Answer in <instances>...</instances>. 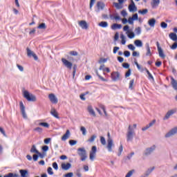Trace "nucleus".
I'll use <instances>...</instances> for the list:
<instances>
[{
    "label": "nucleus",
    "instance_id": "nucleus-1",
    "mask_svg": "<svg viewBox=\"0 0 177 177\" xmlns=\"http://www.w3.org/2000/svg\"><path fill=\"white\" fill-rule=\"evenodd\" d=\"M137 124H134L133 126L129 124L128 127V131L127 133V141L132 142L133 140V136H135V129H136Z\"/></svg>",
    "mask_w": 177,
    "mask_h": 177
},
{
    "label": "nucleus",
    "instance_id": "nucleus-2",
    "mask_svg": "<svg viewBox=\"0 0 177 177\" xmlns=\"http://www.w3.org/2000/svg\"><path fill=\"white\" fill-rule=\"evenodd\" d=\"M24 97H25L28 102H37V97L27 91H24Z\"/></svg>",
    "mask_w": 177,
    "mask_h": 177
},
{
    "label": "nucleus",
    "instance_id": "nucleus-3",
    "mask_svg": "<svg viewBox=\"0 0 177 177\" xmlns=\"http://www.w3.org/2000/svg\"><path fill=\"white\" fill-rule=\"evenodd\" d=\"M77 153L80 157H81V161H85L88 156H86V150L85 148H79L77 149Z\"/></svg>",
    "mask_w": 177,
    "mask_h": 177
},
{
    "label": "nucleus",
    "instance_id": "nucleus-4",
    "mask_svg": "<svg viewBox=\"0 0 177 177\" xmlns=\"http://www.w3.org/2000/svg\"><path fill=\"white\" fill-rule=\"evenodd\" d=\"M106 4L103 1H97L95 6V12L96 13H100V10H104Z\"/></svg>",
    "mask_w": 177,
    "mask_h": 177
},
{
    "label": "nucleus",
    "instance_id": "nucleus-5",
    "mask_svg": "<svg viewBox=\"0 0 177 177\" xmlns=\"http://www.w3.org/2000/svg\"><path fill=\"white\" fill-rule=\"evenodd\" d=\"M123 31H127L126 34H127V37L130 39L135 38V33L132 30H129V26L127 25L124 26Z\"/></svg>",
    "mask_w": 177,
    "mask_h": 177
},
{
    "label": "nucleus",
    "instance_id": "nucleus-6",
    "mask_svg": "<svg viewBox=\"0 0 177 177\" xmlns=\"http://www.w3.org/2000/svg\"><path fill=\"white\" fill-rule=\"evenodd\" d=\"M96 151H97V147H96V146H93L89 155L91 161H95V158L96 157Z\"/></svg>",
    "mask_w": 177,
    "mask_h": 177
},
{
    "label": "nucleus",
    "instance_id": "nucleus-7",
    "mask_svg": "<svg viewBox=\"0 0 177 177\" xmlns=\"http://www.w3.org/2000/svg\"><path fill=\"white\" fill-rule=\"evenodd\" d=\"M113 147H115V145H114V141L113 139L107 140L106 149L109 153L113 152Z\"/></svg>",
    "mask_w": 177,
    "mask_h": 177
},
{
    "label": "nucleus",
    "instance_id": "nucleus-8",
    "mask_svg": "<svg viewBox=\"0 0 177 177\" xmlns=\"http://www.w3.org/2000/svg\"><path fill=\"white\" fill-rule=\"evenodd\" d=\"M176 111H177L176 108H174L173 109L168 111L166 115H165V117L163 118V120H168L171 115H174V114H176Z\"/></svg>",
    "mask_w": 177,
    "mask_h": 177
},
{
    "label": "nucleus",
    "instance_id": "nucleus-9",
    "mask_svg": "<svg viewBox=\"0 0 177 177\" xmlns=\"http://www.w3.org/2000/svg\"><path fill=\"white\" fill-rule=\"evenodd\" d=\"M62 62L64 66H65V67H66V68H68L69 70H71V68H73V63H71L66 59L62 58Z\"/></svg>",
    "mask_w": 177,
    "mask_h": 177
},
{
    "label": "nucleus",
    "instance_id": "nucleus-10",
    "mask_svg": "<svg viewBox=\"0 0 177 177\" xmlns=\"http://www.w3.org/2000/svg\"><path fill=\"white\" fill-rule=\"evenodd\" d=\"M48 99L50 100V102L53 103V104H57V102H59L57 97L53 93L48 95Z\"/></svg>",
    "mask_w": 177,
    "mask_h": 177
},
{
    "label": "nucleus",
    "instance_id": "nucleus-11",
    "mask_svg": "<svg viewBox=\"0 0 177 177\" xmlns=\"http://www.w3.org/2000/svg\"><path fill=\"white\" fill-rule=\"evenodd\" d=\"M177 133V127L171 129L169 132H167L165 138H171V136H174V135H176Z\"/></svg>",
    "mask_w": 177,
    "mask_h": 177
},
{
    "label": "nucleus",
    "instance_id": "nucleus-12",
    "mask_svg": "<svg viewBox=\"0 0 177 177\" xmlns=\"http://www.w3.org/2000/svg\"><path fill=\"white\" fill-rule=\"evenodd\" d=\"M156 46L158 48V52L159 53L160 57H161L162 59H165V54H164L162 48H161V46H160V42H156Z\"/></svg>",
    "mask_w": 177,
    "mask_h": 177
},
{
    "label": "nucleus",
    "instance_id": "nucleus-13",
    "mask_svg": "<svg viewBox=\"0 0 177 177\" xmlns=\"http://www.w3.org/2000/svg\"><path fill=\"white\" fill-rule=\"evenodd\" d=\"M156 150V145H153L149 148H147L144 152L145 156H150L153 151Z\"/></svg>",
    "mask_w": 177,
    "mask_h": 177
},
{
    "label": "nucleus",
    "instance_id": "nucleus-14",
    "mask_svg": "<svg viewBox=\"0 0 177 177\" xmlns=\"http://www.w3.org/2000/svg\"><path fill=\"white\" fill-rule=\"evenodd\" d=\"M131 3L129 5V12H136L138 10V7L135 5V2L133 0H130Z\"/></svg>",
    "mask_w": 177,
    "mask_h": 177
},
{
    "label": "nucleus",
    "instance_id": "nucleus-15",
    "mask_svg": "<svg viewBox=\"0 0 177 177\" xmlns=\"http://www.w3.org/2000/svg\"><path fill=\"white\" fill-rule=\"evenodd\" d=\"M27 55L28 57H33L35 60H38V56L36 55L34 52H32L30 48H27Z\"/></svg>",
    "mask_w": 177,
    "mask_h": 177
},
{
    "label": "nucleus",
    "instance_id": "nucleus-16",
    "mask_svg": "<svg viewBox=\"0 0 177 177\" xmlns=\"http://www.w3.org/2000/svg\"><path fill=\"white\" fill-rule=\"evenodd\" d=\"M19 106L22 117H24V118H27V114L26 113V106H24V104H23V102H19Z\"/></svg>",
    "mask_w": 177,
    "mask_h": 177
},
{
    "label": "nucleus",
    "instance_id": "nucleus-17",
    "mask_svg": "<svg viewBox=\"0 0 177 177\" xmlns=\"http://www.w3.org/2000/svg\"><path fill=\"white\" fill-rule=\"evenodd\" d=\"M111 78L113 81H118L120 80V72H112L111 74Z\"/></svg>",
    "mask_w": 177,
    "mask_h": 177
},
{
    "label": "nucleus",
    "instance_id": "nucleus-18",
    "mask_svg": "<svg viewBox=\"0 0 177 177\" xmlns=\"http://www.w3.org/2000/svg\"><path fill=\"white\" fill-rule=\"evenodd\" d=\"M118 3L113 2L115 8L118 10L122 9L124 8V6H122V4L124 3V0H118Z\"/></svg>",
    "mask_w": 177,
    "mask_h": 177
},
{
    "label": "nucleus",
    "instance_id": "nucleus-19",
    "mask_svg": "<svg viewBox=\"0 0 177 177\" xmlns=\"http://www.w3.org/2000/svg\"><path fill=\"white\" fill-rule=\"evenodd\" d=\"M160 0H152L151 2V6L152 9H157L160 5Z\"/></svg>",
    "mask_w": 177,
    "mask_h": 177
},
{
    "label": "nucleus",
    "instance_id": "nucleus-20",
    "mask_svg": "<svg viewBox=\"0 0 177 177\" xmlns=\"http://www.w3.org/2000/svg\"><path fill=\"white\" fill-rule=\"evenodd\" d=\"M153 169H156L155 167H152L151 168L148 169L145 171V173L142 176H141L140 177H148L150 175V174H151V172H153Z\"/></svg>",
    "mask_w": 177,
    "mask_h": 177
},
{
    "label": "nucleus",
    "instance_id": "nucleus-21",
    "mask_svg": "<svg viewBox=\"0 0 177 177\" xmlns=\"http://www.w3.org/2000/svg\"><path fill=\"white\" fill-rule=\"evenodd\" d=\"M145 49L147 50L146 56H151V50L150 49V44H145Z\"/></svg>",
    "mask_w": 177,
    "mask_h": 177
},
{
    "label": "nucleus",
    "instance_id": "nucleus-22",
    "mask_svg": "<svg viewBox=\"0 0 177 177\" xmlns=\"http://www.w3.org/2000/svg\"><path fill=\"white\" fill-rule=\"evenodd\" d=\"M88 112L90 114V115H92L93 117H96V113H95V110H93V108H92V106H88L87 108Z\"/></svg>",
    "mask_w": 177,
    "mask_h": 177
},
{
    "label": "nucleus",
    "instance_id": "nucleus-23",
    "mask_svg": "<svg viewBox=\"0 0 177 177\" xmlns=\"http://www.w3.org/2000/svg\"><path fill=\"white\" fill-rule=\"evenodd\" d=\"M62 168L64 171H68V169H70L71 168V163H66V164L62 163Z\"/></svg>",
    "mask_w": 177,
    "mask_h": 177
},
{
    "label": "nucleus",
    "instance_id": "nucleus-24",
    "mask_svg": "<svg viewBox=\"0 0 177 177\" xmlns=\"http://www.w3.org/2000/svg\"><path fill=\"white\" fill-rule=\"evenodd\" d=\"M79 25L81 26V28L83 30H87V28H88V24H86V21H80L79 22Z\"/></svg>",
    "mask_w": 177,
    "mask_h": 177
},
{
    "label": "nucleus",
    "instance_id": "nucleus-25",
    "mask_svg": "<svg viewBox=\"0 0 177 177\" xmlns=\"http://www.w3.org/2000/svg\"><path fill=\"white\" fill-rule=\"evenodd\" d=\"M21 177H28V170L27 169H21L19 170Z\"/></svg>",
    "mask_w": 177,
    "mask_h": 177
},
{
    "label": "nucleus",
    "instance_id": "nucleus-26",
    "mask_svg": "<svg viewBox=\"0 0 177 177\" xmlns=\"http://www.w3.org/2000/svg\"><path fill=\"white\" fill-rule=\"evenodd\" d=\"M111 30H118V29H120L122 28V25L121 24H113L111 26Z\"/></svg>",
    "mask_w": 177,
    "mask_h": 177
},
{
    "label": "nucleus",
    "instance_id": "nucleus-27",
    "mask_svg": "<svg viewBox=\"0 0 177 177\" xmlns=\"http://www.w3.org/2000/svg\"><path fill=\"white\" fill-rule=\"evenodd\" d=\"M50 114L53 115V116L55 117V118H57V120L60 118V117H59L57 111H56V109H51Z\"/></svg>",
    "mask_w": 177,
    "mask_h": 177
},
{
    "label": "nucleus",
    "instance_id": "nucleus-28",
    "mask_svg": "<svg viewBox=\"0 0 177 177\" xmlns=\"http://www.w3.org/2000/svg\"><path fill=\"white\" fill-rule=\"evenodd\" d=\"M68 138H70V130H66V133L62 137V140L66 141Z\"/></svg>",
    "mask_w": 177,
    "mask_h": 177
},
{
    "label": "nucleus",
    "instance_id": "nucleus-29",
    "mask_svg": "<svg viewBox=\"0 0 177 177\" xmlns=\"http://www.w3.org/2000/svg\"><path fill=\"white\" fill-rule=\"evenodd\" d=\"M134 44L136 45V46H137L138 48H142V46H143V42H142V40L140 39H137L134 41Z\"/></svg>",
    "mask_w": 177,
    "mask_h": 177
},
{
    "label": "nucleus",
    "instance_id": "nucleus-30",
    "mask_svg": "<svg viewBox=\"0 0 177 177\" xmlns=\"http://www.w3.org/2000/svg\"><path fill=\"white\" fill-rule=\"evenodd\" d=\"M171 86H173L174 89L175 91H177V82L174 79L173 77H171Z\"/></svg>",
    "mask_w": 177,
    "mask_h": 177
},
{
    "label": "nucleus",
    "instance_id": "nucleus-31",
    "mask_svg": "<svg viewBox=\"0 0 177 177\" xmlns=\"http://www.w3.org/2000/svg\"><path fill=\"white\" fill-rule=\"evenodd\" d=\"M169 37L170 38V39H171V41H177V35H176V33L171 32L169 35Z\"/></svg>",
    "mask_w": 177,
    "mask_h": 177
},
{
    "label": "nucleus",
    "instance_id": "nucleus-32",
    "mask_svg": "<svg viewBox=\"0 0 177 177\" xmlns=\"http://www.w3.org/2000/svg\"><path fill=\"white\" fill-rule=\"evenodd\" d=\"M98 26L100 27H102V28H106L107 27H109V23H107V21H101Z\"/></svg>",
    "mask_w": 177,
    "mask_h": 177
},
{
    "label": "nucleus",
    "instance_id": "nucleus-33",
    "mask_svg": "<svg viewBox=\"0 0 177 177\" xmlns=\"http://www.w3.org/2000/svg\"><path fill=\"white\" fill-rule=\"evenodd\" d=\"M148 24L149 26H150V27H154V26H156V19L153 18L149 19L148 21Z\"/></svg>",
    "mask_w": 177,
    "mask_h": 177
},
{
    "label": "nucleus",
    "instance_id": "nucleus-34",
    "mask_svg": "<svg viewBox=\"0 0 177 177\" xmlns=\"http://www.w3.org/2000/svg\"><path fill=\"white\" fill-rule=\"evenodd\" d=\"M37 28L39 30H46V24L45 23H41L37 26Z\"/></svg>",
    "mask_w": 177,
    "mask_h": 177
},
{
    "label": "nucleus",
    "instance_id": "nucleus-35",
    "mask_svg": "<svg viewBox=\"0 0 177 177\" xmlns=\"http://www.w3.org/2000/svg\"><path fill=\"white\" fill-rule=\"evenodd\" d=\"M145 71H146V73H147V74L148 75V78L149 79V80H154V77H153V75H151V73H150V71H148V69L147 68H145L144 69Z\"/></svg>",
    "mask_w": 177,
    "mask_h": 177
},
{
    "label": "nucleus",
    "instance_id": "nucleus-36",
    "mask_svg": "<svg viewBox=\"0 0 177 177\" xmlns=\"http://www.w3.org/2000/svg\"><path fill=\"white\" fill-rule=\"evenodd\" d=\"M110 19H111V20H121V17H120V15H117L116 16H113V15H109Z\"/></svg>",
    "mask_w": 177,
    "mask_h": 177
},
{
    "label": "nucleus",
    "instance_id": "nucleus-37",
    "mask_svg": "<svg viewBox=\"0 0 177 177\" xmlns=\"http://www.w3.org/2000/svg\"><path fill=\"white\" fill-rule=\"evenodd\" d=\"M39 152V151L37 149L35 145H32V148L30 149V153H35L36 154H37V153Z\"/></svg>",
    "mask_w": 177,
    "mask_h": 177
},
{
    "label": "nucleus",
    "instance_id": "nucleus-38",
    "mask_svg": "<svg viewBox=\"0 0 177 177\" xmlns=\"http://www.w3.org/2000/svg\"><path fill=\"white\" fill-rule=\"evenodd\" d=\"M135 32L136 35H140V34H142V28L140 27L136 28Z\"/></svg>",
    "mask_w": 177,
    "mask_h": 177
},
{
    "label": "nucleus",
    "instance_id": "nucleus-39",
    "mask_svg": "<svg viewBox=\"0 0 177 177\" xmlns=\"http://www.w3.org/2000/svg\"><path fill=\"white\" fill-rule=\"evenodd\" d=\"M3 177H19L18 174L14 173H8L6 174Z\"/></svg>",
    "mask_w": 177,
    "mask_h": 177
},
{
    "label": "nucleus",
    "instance_id": "nucleus-40",
    "mask_svg": "<svg viewBox=\"0 0 177 177\" xmlns=\"http://www.w3.org/2000/svg\"><path fill=\"white\" fill-rule=\"evenodd\" d=\"M97 136L96 135H93L91 137L87 140V142H89L90 143H92L95 142V139H96Z\"/></svg>",
    "mask_w": 177,
    "mask_h": 177
},
{
    "label": "nucleus",
    "instance_id": "nucleus-41",
    "mask_svg": "<svg viewBox=\"0 0 177 177\" xmlns=\"http://www.w3.org/2000/svg\"><path fill=\"white\" fill-rule=\"evenodd\" d=\"M147 12H149V10H147V9H144V10H138V13L140 14V15H146L147 13Z\"/></svg>",
    "mask_w": 177,
    "mask_h": 177
},
{
    "label": "nucleus",
    "instance_id": "nucleus-42",
    "mask_svg": "<svg viewBox=\"0 0 177 177\" xmlns=\"http://www.w3.org/2000/svg\"><path fill=\"white\" fill-rule=\"evenodd\" d=\"M39 125L40 127H44V128H49V124L47 122H40Z\"/></svg>",
    "mask_w": 177,
    "mask_h": 177
},
{
    "label": "nucleus",
    "instance_id": "nucleus-43",
    "mask_svg": "<svg viewBox=\"0 0 177 177\" xmlns=\"http://www.w3.org/2000/svg\"><path fill=\"white\" fill-rule=\"evenodd\" d=\"M80 131L84 136H86V129L84 127H82Z\"/></svg>",
    "mask_w": 177,
    "mask_h": 177
},
{
    "label": "nucleus",
    "instance_id": "nucleus-44",
    "mask_svg": "<svg viewBox=\"0 0 177 177\" xmlns=\"http://www.w3.org/2000/svg\"><path fill=\"white\" fill-rule=\"evenodd\" d=\"M41 150L44 153H46V151H48V150H49V147L47 145H44L41 147Z\"/></svg>",
    "mask_w": 177,
    "mask_h": 177
},
{
    "label": "nucleus",
    "instance_id": "nucleus-45",
    "mask_svg": "<svg viewBox=\"0 0 177 177\" xmlns=\"http://www.w3.org/2000/svg\"><path fill=\"white\" fill-rule=\"evenodd\" d=\"M134 82H135V80H133V79L130 81L129 86V89H133V84H134Z\"/></svg>",
    "mask_w": 177,
    "mask_h": 177
},
{
    "label": "nucleus",
    "instance_id": "nucleus-46",
    "mask_svg": "<svg viewBox=\"0 0 177 177\" xmlns=\"http://www.w3.org/2000/svg\"><path fill=\"white\" fill-rule=\"evenodd\" d=\"M134 63H135L136 66H137L138 70H139L140 71H144L143 68H142V67H140V65H139V63H138V62L136 61Z\"/></svg>",
    "mask_w": 177,
    "mask_h": 177
},
{
    "label": "nucleus",
    "instance_id": "nucleus-47",
    "mask_svg": "<svg viewBox=\"0 0 177 177\" xmlns=\"http://www.w3.org/2000/svg\"><path fill=\"white\" fill-rule=\"evenodd\" d=\"M69 145L71 146H75V145H77V140H69Z\"/></svg>",
    "mask_w": 177,
    "mask_h": 177
},
{
    "label": "nucleus",
    "instance_id": "nucleus-48",
    "mask_svg": "<svg viewBox=\"0 0 177 177\" xmlns=\"http://www.w3.org/2000/svg\"><path fill=\"white\" fill-rule=\"evenodd\" d=\"M53 168H54L55 171H57V169H59V165H57V162H55L53 163Z\"/></svg>",
    "mask_w": 177,
    "mask_h": 177
},
{
    "label": "nucleus",
    "instance_id": "nucleus-49",
    "mask_svg": "<svg viewBox=\"0 0 177 177\" xmlns=\"http://www.w3.org/2000/svg\"><path fill=\"white\" fill-rule=\"evenodd\" d=\"M47 172H48V175H53V170L52 167H49L47 169Z\"/></svg>",
    "mask_w": 177,
    "mask_h": 177
},
{
    "label": "nucleus",
    "instance_id": "nucleus-50",
    "mask_svg": "<svg viewBox=\"0 0 177 177\" xmlns=\"http://www.w3.org/2000/svg\"><path fill=\"white\" fill-rule=\"evenodd\" d=\"M96 74H97L98 78H100L101 80V81H103L104 82H106V81H107V80L104 79V77H103L100 75H99V73L96 72Z\"/></svg>",
    "mask_w": 177,
    "mask_h": 177
},
{
    "label": "nucleus",
    "instance_id": "nucleus-51",
    "mask_svg": "<svg viewBox=\"0 0 177 177\" xmlns=\"http://www.w3.org/2000/svg\"><path fill=\"white\" fill-rule=\"evenodd\" d=\"M124 55L125 57H129V56H131V52H129V50H125L124 52Z\"/></svg>",
    "mask_w": 177,
    "mask_h": 177
},
{
    "label": "nucleus",
    "instance_id": "nucleus-52",
    "mask_svg": "<svg viewBox=\"0 0 177 177\" xmlns=\"http://www.w3.org/2000/svg\"><path fill=\"white\" fill-rule=\"evenodd\" d=\"M122 150H123V147H122V145H120V147H119V152L118 153V156L120 157V156H121V154L122 153Z\"/></svg>",
    "mask_w": 177,
    "mask_h": 177
},
{
    "label": "nucleus",
    "instance_id": "nucleus-53",
    "mask_svg": "<svg viewBox=\"0 0 177 177\" xmlns=\"http://www.w3.org/2000/svg\"><path fill=\"white\" fill-rule=\"evenodd\" d=\"M100 142L104 146V145H106V138H104V137H103V136H101Z\"/></svg>",
    "mask_w": 177,
    "mask_h": 177
},
{
    "label": "nucleus",
    "instance_id": "nucleus-54",
    "mask_svg": "<svg viewBox=\"0 0 177 177\" xmlns=\"http://www.w3.org/2000/svg\"><path fill=\"white\" fill-rule=\"evenodd\" d=\"M160 27H162V28H167L168 27V24L165 22H161Z\"/></svg>",
    "mask_w": 177,
    "mask_h": 177
},
{
    "label": "nucleus",
    "instance_id": "nucleus-55",
    "mask_svg": "<svg viewBox=\"0 0 177 177\" xmlns=\"http://www.w3.org/2000/svg\"><path fill=\"white\" fill-rule=\"evenodd\" d=\"M120 13L123 17L128 16V12H127V10H122Z\"/></svg>",
    "mask_w": 177,
    "mask_h": 177
},
{
    "label": "nucleus",
    "instance_id": "nucleus-56",
    "mask_svg": "<svg viewBox=\"0 0 177 177\" xmlns=\"http://www.w3.org/2000/svg\"><path fill=\"white\" fill-rule=\"evenodd\" d=\"M107 62V58H100L98 63H106Z\"/></svg>",
    "mask_w": 177,
    "mask_h": 177
},
{
    "label": "nucleus",
    "instance_id": "nucleus-57",
    "mask_svg": "<svg viewBox=\"0 0 177 177\" xmlns=\"http://www.w3.org/2000/svg\"><path fill=\"white\" fill-rule=\"evenodd\" d=\"M73 68V77H75V73L77 71V64H74Z\"/></svg>",
    "mask_w": 177,
    "mask_h": 177
},
{
    "label": "nucleus",
    "instance_id": "nucleus-58",
    "mask_svg": "<svg viewBox=\"0 0 177 177\" xmlns=\"http://www.w3.org/2000/svg\"><path fill=\"white\" fill-rule=\"evenodd\" d=\"M133 172H134L133 170L129 171L127 174V175H126L125 177H131V176H132V175H133Z\"/></svg>",
    "mask_w": 177,
    "mask_h": 177
},
{
    "label": "nucleus",
    "instance_id": "nucleus-59",
    "mask_svg": "<svg viewBox=\"0 0 177 177\" xmlns=\"http://www.w3.org/2000/svg\"><path fill=\"white\" fill-rule=\"evenodd\" d=\"M34 131H35L36 132H39V133H41L42 128H41V127H36L35 129H34Z\"/></svg>",
    "mask_w": 177,
    "mask_h": 177
},
{
    "label": "nucleus",
    "instance_id": "nucleus-60",
    "mask_svg": "<svg viewBox=\"0 0 177 177\" xmlns=\"http://www.w3.org/2000/svg\"><path fill=\"white\" fill-rule=\"evenodd\" d=\"M176 48H177V42H174L173 45L171 46V49H172L173 50H175Z\"/></svg>",
    "mask_w": 177,
    "mask_h": 177
},
{
    "label": "nucleus",
    "instance_id": "nucleus-61",
    "mask_svg": "<svg viewBox=\"0 0 177 177\" xmlns=\"http://www.w3.org/2000/svg\"><path fill=\"white\" fill-rule=\"evenodd\" d=\"M133 20H138V19H139V17L138 16V13H136L134 15H133L132 17Z\"/></svg>",
    "mask_w": 177,
    "mask_h": 177
},
{
    "label": "nucleus",
    "instance_id": "nucleus-62",
    "mask_svg": "<svg viewBox=\"0 0 177 177\" xmlns=\"http://www.w3.org/2000/svg\"><path fill=\"white\" fill-rule=\"evenodd\" d=\"M74 176V174L73 172H69L65 174L64 177H73Z\"/></svg>",
    "mask_w": 177,
    "mask_h": 177
},
{
    "label": "nucleus",
    "instance_id": "nucleus-63",
    "mask_svg": "<svg viewBox=\"0 0 177 177\" xmlns=\"http://www.w3.org/2000/svg\"><path fill=\"white\" fill-rule=\"evenodd\" d=\"M122 66L124 68H129V64L128 63H123Z\"/></svg>",
    "mask_w": 177,
    "mask_h": 177
},
{
    "label": "nucleus",
    "instance_id": "nucleus-64",
    "mask_svg": "<svg viewBox=\"0 0 177 177\" xmlns=\"http://www.w3.org/2000/svg\"><path fill=\"white\" fill-rule=\"evenodd\" d=\"M127 46L129 49H130V50H135V47L133 44H129Z\"/></svg>",
    "mask_w": 177,
    "mask_h": 177
}]
</instances>
